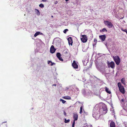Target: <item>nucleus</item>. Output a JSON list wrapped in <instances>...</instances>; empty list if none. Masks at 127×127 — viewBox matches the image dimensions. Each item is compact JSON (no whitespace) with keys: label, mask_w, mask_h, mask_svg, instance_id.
Returning a JSON list of instances; mask_svg holds the SVG:
<instances>
[{"label":"nucleus","mask_w":127,"mask_h":127,"mask_svg":"<svg viewBox=\"0 0 127 127\" xmlns=\"http://www.w3.org/2000/svg\"><path fill=\"white\" fill-rule=\"evenodd\" d=\"M118 86L120 92L123 94H124L125 92L124 88L120 82H118Z\"/></svg>","instance_id":"1"},{"label":"nucleus","mask_w":127,"mask_h":127,"mask_svg":"<svg viewBox=\"0 0 127 127\" xmlns=\"http://www.w3.org/2000/svg\"><path fill=\"white\" fill-rule=\"evenodd\" d=\"M73 117L74 120L73 121L72 127H74L75 121L78 119V115L77 113H73Z\"/></svg>","instance_id":"2"},{"label":"nucleus","mask_w":127,"mask_h":127,"mask_svg":"<svg viewBox=\"0 0 127 127\" xmlns=\"http://www.w3.org/2000/svg\"><path fill=\"white\" fill-rule=\"evenodd\" d=\"M113 58L116 64L118 65H119L120 63V59L119 56L117 55L115 56H113Z\"/></svg>","instance_id":"3"},{"label":"nucleus","mask_w":127,"mask_h":127,"mask_svg":"<svg viewBox=\"0 0 127 127\" xmlns=\"http://www.w3.org/2000/svg\"><path fill=\"white\" fill-rule=\"evenodd\" d=\"M104 22L105 25L109 28H112L113 26V25L112 23L108 21H104Z\"/></svg>","instance_id":"4"},{"label":"nucleus","mask_w":127,"mask_h":127,"mask_svg":"<svg viewBox=\"0 0 127 127\" xmlns=\"http://www.w3.org/2000/svg\"><path fill=\"white\" fill-rule=\"evenodd\" d=\"M108 67L109 68L111 67L112 68H114L115 67V64L113 62H111L109 63L108 62L107 63Z\"/></svg>","instance_id":"5"},{"label":"nucleus","mask_w":127,"mask_h":127,"mask_svg":"<svg viewBox=\"0 0 127 127\" xmlns=\"http://www.w3.org/2000/svg\"><path fill=\"white\" fill-rule=\"evenodd\" d=\"M81 39V41L84 43L86 42L88 39L87 36L85 35H82Z\"/></svg>","instance_id":"6"},{"label":"nucleus","mask_w":127,"mask_h":127,"mask_svg":"<svg viewBox=\"0 0 127 127\" xmlns=\"http://www.w3.org/2000/svg\"><path fill=\"white\" fill-rule=\"evenodd\" d=\"M102 109L103 111V114H105L107 113V107L106 105H104L102 106Z\"/></svg>","instance_id":"7"},{"label":"nucleus","mask_w":127,"mask_h":127,"mask_svg":"<svg viewBox=\"0 0 127 127\" xmlns=\"http://www.w3.org/2000/svg\"><path fill=\"white\" fill-rule=\"evenodd\" d=\"M56 50V49L54 48V46L52 45L51 46L50 49V52L51 53L53 54L55 52Z\"/></svg>","instance_id":"8"},{"label":"nucleus","mask_w":127,"mask_h":127,"mask_svg":"<svg viewBox=\"0 0 127 127\" xmlns=\"http://www.w3.org/2000/svg\"><path fill=\"white\" fill-rule=\"evenodd\" d=\"M72 66L75 69L78 68V66L76 62L75 61H74L72 64Z\"/></svg>","instance_id":"9"},{"label":"nucleus","mask_w":127,"mask_h":127,"mask_svg":"<svg viewBox=\"0 0 127 127\" xmlns=\"http://www.w3.org/2000/svg\"><path fill=\"white\" fill-rule=\"evenodd\" d=\"M99 37L100 39L102 41H104L106 38V37L105 35H103L99 36Z\"/></svg>","instance_id":"10"},{"label":"nucleus","mask_w":127,"mask_h":127,"mask_svg":"<svg viewBox=\"0 0 127 127\" xmlns=\"http://www.w3.org/2000/svg\"><path fill=\"white\" fill-rule=\"evenodd\" d=\"M56 56L60 61H63V59L61 57V55L60 53H58L56 54Z\"/></svg>","instance_id":"11"},{"label":"nucleus","mask_w":127,"mask_h":127,"mask_svg":"<svg viewBox=\"0 0 127 127\" xmlns=\"http://www.w3.org/2000/svg\"><path fill=\"white\" fill-rule=\"evenodd\" d=\"M67 40L68 41L69 44V45H71V46H72V44L73 43V41L71 37H69L68 38Z\"/></svg>","instance_id":"12"},{"label":"nucleus","mask_w":127,"mask_h":127,"mask_svg":"<svg viewBox=\"0 0 127 127\" xmlns=\"http://www.w3.org/2000/svg\"><path fill=\"white\" fill-rule=\"evenodd\" d=\"M110 127H116L115 123L113 121H111L110 123Z\"/></svg>","instance_id":"13"},{"label":"nucleus","mask_w":127,"mask_h":127,"mask_svg":"<svg viewBox=\"0 0 127 127\" xmlns=\"http://www.w3.org/2000/svg\"><path fill=\"white\" fill-rule=\"evenodd\" d=\"M105 91L107 93H109V94H111V93L110 91L109 90V89L106 87H105Z\"/></svg>","instance_id":"14"},{"label":"nucleus","mask_w":127,"mask_h":127,"mask_svg":"<svg viewBox=\"0 0 127 127\" xmlns=\"http://www.w3.org/2000/svg\"><path fill=\"white\" fill-rule=\"evenodd\" d=\"M107 31L106 30V29L104 28H103L102 29L100 30V32H107Z\"/></svg>","instance_id":"15"},{"label":"nucleus","mask_w":127,"mask_h":127,"mask_svg":"<svg viewBox=\"0 0 127 127\" xmlns=\"http://www.w3.org/2000/svg\"><path fill=\"white\" fill-rule=\"evenodd\" d=\"M63 98L67 99H71V97L69 96H65L63 97Z\"/></svg>","instance_id":"16"},{"label":"nucleus","mask_w":127,"mask_h":127,"mask_svg":"<svg viewBox=\"0 0 127 127\" xmlns=\"http://www.w3.org/2000/svg\"><path fill=\"white\" fill-rule=\"evenodd\" d=\"M35 12L36 13L37 15H40V13L38 9H35Z\"/></svg>","instance_id":"17"},{"label":"nucleus","mask_w":127,"mask_h":127,"mask_svg":"<svg viewBox=\"0 0 127 127\" xmlns=\"http://www.w3.org/2000/svg\"><path fill=\"white\" fill-rule=\"evenodd\" d=\"M50 63H51V66H52L53 65L55 64V63H54L52 62L51 61H48V64H49Z\"/></svg>","instance_id":"18"},{"label":"nucleus","mask_w":127,"mask_h":127,"mask_svg":"<svg viewBox=\"0 0 127 127\" xmlns=\"http://www.w3.org/2000/svg\"><path fill=\"white\" fill-rule=\"evenodd\" d=\"M40 32H36L34 35V37H35L37 36L40 34Z\"/></svg>","instance_id":"19"},{"label":"nucleus","mask_w":127,"mask_h":127,"mask_svg":"<svg viewBox=\"0 0 127 127\" xmlns=\"http://www.w3.org/2000/svg\"><path fill=\"white\" fill-rule=\"evenodd\" d=\"M121 82L124 85L125 84V80L124 79V78H122L121 79Z\"/></svg>","instance_id":"20"},{"label":"nucleus","mask_w":127,"mask_h":127,"mask_svg":"<svg viewBox=\"0 0 127 127\" xmlns=\"http://www.w3.org/2000/svg\"><path fill=\"white\" fill-rule=\"evenodd\" d=\"M69 121L70 120L69 119H68L67 120L65 118L64 119V122L65 123H67L69 122Z\"/></svg>","instance_id":"21"},{"label":"nucleus","mask_w":127,"mask_h":127,"mask_svg":"<svg viewBox=\"0 0 127 127\" xmlns=\"http://www.w3.org/2000/svg\"><path fill=\"white\" fill-rule=\"evenodd\" d=\"M60 101H62V102L63 103H64L66 102V101L62 99H60Z\"/></svg>","instance_id":"22"},{"label":"nucleus","mask_w":127,"mask_h":127,"mask_svg":"<svg viewBox=\"0 0 127 127\" xmlns=\"http://www.w3.org/2000/svg\"><path fill=\"white\" fill-rule=\"evenodd\" d=\"M82 108L83 107L82 106H81L80 108V111L79 113L80 114H81L82 113Z\"/></svg>","instance_id":"23"},{"label":"nucleus","mask_w":127,"mask_h":127,"mask_svg":"<svg viewBox=\"0 0 127 127\" xmlns=\"http://www.w3.org/2000/svg\"><path fill=\"white\" fill-rule=\"evenodd\" d=\"M39 6L41 8H43L44 7V5L42 3L40 4L39 5Z\"/></svg>","instance_id":"24"},{"label":"nucleus","mask_w":127,"mask_h":127,"mask_svg":"<svg viewBox=\"0 0 127 127\" xmlns=\"http://www.w3.org/2000/svg\"><path fill=\"white\" fill-rule=\"evenodd\" d=\"M68 31V29H66L63 31V32L65 33H66V32Z\"/></svg>","instance_id":"25"},{"label":"nucleus","mask_w":127,"mask_h":127,"mask_svg":"<svg viewBox=\"0 0 127 127\" xmlns=\"http://www.w3.org/2000/svg\"><path fill=\"white\" fill-rule=\"evenodd\" d=\"M121 30L122 31H123L126 32H127V30L126 29L124 30L123 28H122Z\"/></svg>","instance_id":"26"},{"label":"nucleus","mask_w":127,"mask_h":127,"mask_svg":"<svg viewBox=\"0 0 127 127\" xmlns=\"http://www.w3.org/2000/svg\"><path fill=\"white\" fill-rule=\"evenodd\" d=\"M94 41L95 42V43H96L97 41V40L95 38L94 39Z\"/></svg>","instance_id":"27"},{"label":"nucleus","mask_w":127,"mask_h":127,"mask_svg":"<svg viewBox=\"0 0 127 127\" xmlns=\"http://www.w3.org/2000/svg\"><path fill=\"white\" fill-rule=\"evenodd\" d=\"M64 114L65 116H66V113L64 111Z\"/></svg>","instance_id":"28"},{"label":"nucleus","mask_w":127,"mask_h":127,"mask_svg":"<svg viewBox=\"0 0 127 127\" xmlns=\"http://www.w3.org/2000/svg\"><path fill=\"white\" fill-rule=\"evenodd\" d=\"M47 0H42L41 2H46Z\"/></svg>","instance_id":"29"},{"label":"nucleus","mask_w":127,"mask_h":127,"mask_svg":"<svg viewBox=\"0 0 127 127\" xmlns=\"http://www.w3.org/2000/svg\"><path fill=\"white\" fill-rule=\"evenodd\" d=\"M58 2L57 1H56L54 3L55 4H57V3Z\"/></svg>","instance_id":"30"},{"label":"nucleus","mask_w":127,"mask_h":127,"mask_svg":"<svg viewBox=\"0 0 127 127\" xmlns=\"http://www.w3.org/2000/svg\"><path fill=\"white\" fill-rule=\"evenodd\" d=\"M121 101L122 102H124V99H121Z\"/></svg>","instance_id":"31"},{"label":"nucleus","mask_w":127,"mask_h":127,"mask_svg":"<svg viewBox=\"0 0 127 127\" xmlns=\"http://www.w3.org/2000/svg\"><path fill=\"white\" fill-rule=\"evenodd\" d=\"M66 1H68L69 0H65Z\"/></svg>","instance_id":"32"},{"label":"nucleus","mask_w":127,"mask_h":127,"mask_svg":"<svg viewBox=\"0 0 127 127\" xmlns=\"http://www.w3.org/2000/svg\"><path fill=\"white\" fill-rule=\"evenodd\" d=\"M51 17H53V16H51Z\"/></svg>","instance_id":"33"},{"label":"nucleus","mask_w":127,"mask_h":127,"mask_svg":"<svg viewBox=\"0 0 127 127\" xmlns=\"http://www.w3.org/2000/svg\"><path fill=\"white\" fill-rule=\"evenodd\" d=\"M56 86V85H54V86Z\"/></svg>","instance_id":"34"},{"label":"nucleus","mask_w":127,"mask_h":127,"mask_svg":"<svg viewBox=\"0 0 127 127\" xmlns=\"http://www.w3.org/2000/svg\"><path fill=\"white\" fill-rule=\"evenodd\" d=\"M56 86V85H54V86Z\"/></svg>","instance_id":"35"}]
</instances>
